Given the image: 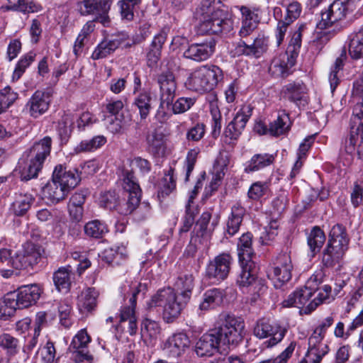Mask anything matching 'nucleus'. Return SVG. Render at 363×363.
<instances>
[{
    "label": "nucleus",
    "mask_w": 363,
    "mask_h": 363,
    "mask_svg": "<svg viewBox=\"0 0 363 363\" xmlns=\"http://www.w3.org/2000/svg\"><path fill=\"white\" fill-rule=\"evenodd\" d=\"M252 110L250 105H244L225 128V137L230 140H238L252 116Z\"/></svg>",
    "instance_id": "f3484780"
},
{
    "label": "nucleus",
    "mask_w": 363,
    "mask_h": 363,
    "mask_svg": "<svg viewBox=\"0 0 363 363\" xmlns=\"http://www.w3.org/2000/svg\"><path fill=\"white\" fill-rule=\"evenodd\" d=\"M166 39L167 34L164 32H161L154 37L147 53V65L149 67L152 68L157 65Z\"/></svg>",
    "instance_id": "2f4dec72"
},
{
    "label": "nucleus",
    "mask_w": 363,
    "mask_h": 363,
    "mask_svg": "<svg viewBox=\"0 0 363 363\" xmlns=\"http://www.w3.org/2000/svg\"><path fill=\"white\" fill-rule=\"evenodd\" d=\"M106 143V138L103 135H96L89 140H82L76 146L77 152H87L95 150Z\"/></svg>",
    "instance_id": "13d9d810"
},
{
    "label": "nucleus",
    "mask_w": 363,
    "mask_h": 363,
    "mask_svg": "<svg viewBox=\"0 0 363 363\" xmlns=\"http://www.w3.org/2000/svg\"><path fill=\"white\" fill-rule=\"evenodd\" d=\"M223 79V70L219 67L201 65L190 73L184 84L190 91L203 94L213 90Z\"/></svg>",
    "instance_id": "20e7f679"
},
{
    "label": "nucleus",
    "mask_w": 363,
    "mask_h": 363,
    "mask_svg": "<svg viewBox=\"0 0 363 363\" xmlns=\"http://www.w3.org/2000/svg\"><path fill=\"white\" fill-rule=\"evenodd\" d=\"M224 296L223 291L220 289L214 288L206 291L199 306L201 311L199 315L220 306L223 303Z\"/></svg>",
    "instance_id": "bb28decb"
},
{
    "label": "nucleus",
    "mask_w": 363,
    "mask_h": 363,
    "mask_svg": "<svg viewBox=\"0 0 363 363\" xmlns=\"http://www.w3.org/2000/svg\"><path fill=\"white\" fill-rule=\"evenodd\" d=\"M293 265L288 254L279 255L275 259L274 266L268 271L267 276L276 288H280L291 278Z\"/></svg>",
    "instance_id": "ddd939ff"
},
{
    "label": "nucleus",
    "mask_w": 363,
    "mask_h": 363,
    "mask_svg": "<svg viewBox=\"0 0 363 363\" xmlns=\"http://www.w3.org/2000/svg\"><path fill=\"white\" fill-rule=\"evenodd\" d=\"M176 189V177L174 176V169L169 167V169L164 173L162 180L160 194L162 196L169 195Z\"/></svg>",
    "instance_id": "bf43d9fd"
},
{
    "label": "nucleus",
    "mask_w": 363,
    "mask_h": 363,
    "mask_svg": "<svg viewBox=\"0 0 363 363\" xmlns=\"http://www.w3.org/2000/svg\"><path fill=\"white\" fill-rule=\"evenodd\" d=\"M319 290L317 296L304 308L303 313L310 314L314 311L320 305L329 303L333 299L331 295L332 288L329 285H324Z\"/></svg>",
    "instance_id": "58836bf2"
},
{
    "label": "nucleus",
    "mask_w": 363,
    "mask_h": 363,
    "mask_svg": "<svg viewBox=\"0 0 363 363\" xmlns=\"http://www.w3.org/2000/svg\"><path fill=\"white\" fill-rule=\"evenodd\" d=\"M344 63L342 56L337 57L333 67H331L329 74V82L330 86L331 92L333 93L340 83V79L337 76L338 72L343 67Z\"/></svg>",
    "instance_id": "69168bd1"
},
{
    "label": "nucleus",
    "mask_w": 363,
    "mask_h": 363,
    "mask_svg": "<svg viewBox=\"0 0 363 363\" xmlns=\"http://www.w3.org/2000/svg\"><path fill=\"white\" fill-rule=\"evenodd\" d=\"M268 186L267 183L256 182L249 188L247 196L251 200L257 201L262 198L267 191Z\"/></svg>",
    "instance_id": "774afa93"
},
{
    "label": "nucleus",
    "mask_w": 363,
    "mask_h": 363,
    "mask_svg": "<svg viewBox=\"0 0 363 363\" xmlns=\"http://www.w3.org/2000/svg\"><path fill=\"white\" fill-rule=\"evenodd\" d=\"M269 38L264 34L259 33L253 38L251 43H247L243 40L233 45L230 50V55L233 57L246 56L251 58H259L268 50Z\"/></svg>",
    "instance_id": "9d476101"
},
{
    "label": "nucleus",
    "mask_w": 363,
    "mask_h": 363,
    "mask_svg": "<svg viewBox=\"0 0 363 363\" xmlns=\"http://www.w3.org/2000/svg\"><path fill=\"white\" fill-rule=\"evenodd\" d=\"M219 220L220 216L218 214L213 216L211 211H204L196 223L199 227L197 235L200 234L201 237L209 238L218 225Z\"/></svg>",
    "instance_id": "cd10ccee"
},
{
    "label": "nucleus",
    "mask_w": 363,
    "mask_h": 363,
    "mask_svg": "<svg viewBox=\"0 0 363 363\" xmlns=\"http://www.w3.org/2000/svg\"><path fill=\"white\" fill-rule=\"evenodd\" d=\"M112 0H83L77 3V8L82 16L97 15L108 13Z\"/></svg>",
    "instance_id": "393cba45"
},
{
    "label": "nucleus",
    "mask_w": 363,
    "mask_h": 363,
    "mask_svg": "<svg viewBox=\"0 0 363 363\" xmlns=\"http://www.w3.org/2000/svg\"><path fill=\"white\" fill-rule=\"evenodd\" d=\"M221 345L214 330L204 333L196 342L195 352L199 357H211L218 352Z\"/></svg>",
    "instance_id": "4be33fe9"
},
{
    "label": "nucleus",
    "mask_w": 363,
    "mask_h": 363,
    "mask_svg": "<svg viewBox=\"0 0 363 363\" xmlns=\"http://www.w3.org/2000/svg\"><path fill=\"white\" fill-rule=\"evenodd\" d=\"M52 93L48 90H37L27 102V108L31 117L37 118L44 114L51 103Z\"/></svg>",
    "instance_id": "6ab92c4d"
},
{
    "label": "nucleus",
    "mask_w": 363,
    "mask_h": 363,
    "mask_svg": "<svg viewBox=\"0 0 363 363\" xmlns=\"http://www.w3.org/2000/svg\"><path fill=\"white\" fill-rule=\"evenodd\" d=\"M240 11L242 26L239 30V36L245 38L253 34L259 23V17L257 13L245 6H242Z\"/></svg>",
    "instance_id": "a878e982"
},
{
    "label": "nucleus",
    "mask_w": 363,
    "mask_h": 363,
    "mask_svg": "<svg viewBox=\"0 0 363 363\" xmlns=\"http://www.w3.org/2000/svg\"><path fill=\"white\" fill-rule=\"evenodd\" d=\"M99 292L94 288H87L78 296L77 307L82 313H91L97 306Z\"/></svg>",
    "instance_id": "7c9ffc66"
},
{
    "label": "nucleus",
    "mask_w": 363,
    "mask_h": 363,
    "mask_svg": "<svg viewBox=\"0 0 363 363\" xmlns=\"http://www.w3.org/2000/svg\"><path fill=\"white\" fill-rule=\"evenodd\" d=\"M152 96L149 91L140 92L134 99L133 104L138 108L140 118L145 119L151 109Z\"/></svg>",
    "instance_id": "864d4df0"
},
{
    "label": "nucleus",
    "mask_w": 363,
    "mask_h": 363,
    "mask_svg": "<svg viewBox=\"0 0 363 363\" xmlns=\"http://www.w3.org/2000/svg\"><path fill=\"white\" fill-rule=\"evenodd\" d=\"M52 147V138L45 136L33 145L23 155L18 162L20 177L22 181L36 178L42 170L43 164L50 156Z\"/></svg>",
    "instance_id": "f03ea898"
},
{
    "label": "nucleus",
    "mask_w": 363,
    "mask_h": 363,
    "mask_svg": "<svg viewBox=\"0 0 363 363\" xmlns=\"http://www.w3.org/2000/svg\"><path fill=\"white\" fill-rule=\"evenodd\" d=\"M106 143V138L103 135H96L89 140H82L76 146L77 152H87L95 150Z\"/></svg>",
    "instance_id": "4d7b16f0"
},
{
    "label": "nucleus",
    "mask_w": 363,
    "mask_h": 363,
    "mask_svg": "<svg viewBox=\"0 0 363 363\" xmlns=\"http://www.w3.org/2000/svg\"><path fill=\"white\" fill-rule=\"evenodd\" d=\"M245 214V208L240 203H237L232 206L226 223L225 235L232 237L239 231Z\"/></svg>",
    "instance_id": "c85d7f7f"
},
{
    "label": "nucleus",
    "mask_w": 363,
    "mask_h": 363,
    "mask_svg": "<svg viewBox=\"0 0 363 363\" xmlns=\"http://www.w3.org/2000/svg\"><path fill=\"white\" fill-rule=\"evenodd\" d=\"M221 345L228 347H237L245 336V323L239 318L225 315L222 323L213 329Z\"/></svg>",
    "instance_id": "0eeeda50"
},
{
    "label": "nucleus",
    "mask_w": 363,
    "mask_h": 363,
    "mask_svg": "<svg viewBox=\"0 0 363 363\" xmlns=\"http://www.w3.org/2000/svg\"><path fill=\"white\" fill-rule=\"evenodd\" d=\"M313 294V293L310 289L304 286V288L297 289L290 294L287 298L282 302V305L284 307L301 308V311L303 313V309L310 303L308 301Z\"/></svg>",
    "instance_id": "c756f323"
},
{
    "label": "nucleus",
    "mask_w": 363,
    "mask_h": 363,
    "mask_svg": "<svg viewBox=\"0 0 363 363\" xmlns=\"http://www.w3.org/2000/svg\"><path fill=\"white\" fill-rule=\"evenodd\" d=\"M1 9L4 11H19L23 13H34L41 11L42 7L40 5L33 2L28 1L26 0H18L17 4H9L2 6Z\"/></svg>",
    "instance_id": "09e8293b"
},
{
    "label": "nucleus",
    "mask_w": 363,
    "mask_h": 363,
    "mask_svg": "<svg viewBox=\"0 0 363 363\" xmlns=\"http://www.w3.org/2000/svg\"><path fill=\"white\" fill-rule=\"evenodd\" d=\"M252 235L250 233L242 234L238 242V256L240 260L249 261L251 259L254 251L252 247Z\"/></svg>",
    "instance_id": "c03bdc74"
},
{
    "label": "nucleus",
    "mask_w": 363,
    "mask_h": 363,
    "mask_svg": "<svg viewBox=\"0 0 363 363\" xmlns=\"http://www.w3.org/2000/svg\"><path fill=\"white\" fill-rule=\"evenodd\" d=\"M42 293L40 286L37 284L21 286L17 292H12L18 308H26L34 305L40 298Z\"/></svg>",
    "instance_id": "aec40b11"
},
{
    "label": "nucleus",
    "mask_w": 363,
    "mask_h": 363,
    "mask_svg": "<svg viewBox=\"0 0 363 363\" xmlns=\"http://www.w3.org/2000/svg\"><path fill=\"white\" fill-rule=\"evenodd\" d=\"M52 177L69 191L75 188L81 181V177L77 169H67L62 164L55 167Z\"/></svg>",
    "instance_id": "b1692460"
},
{
    "label": "nucleus",
    "mask_w": 363,
    "mask_h": 363,
    "mask_svg": "<svg viewBox=\"0 0 363 363\" xmlns=\"http://www.w3.org/2000/svg\"><path fill=\"white\" fill-rule=\"evenodd\" d=\"M201 13L198 33L204 34H218L231 30L233 23L227 11L221 9L220 2L216 0H203L199 8Z\"/></svg>",
    "instance_id": "f257e3e1"
},
{
    "label": "nucleus",
    "mask_w": 363,
    "mask_h": 363,
    "mask_svg": "<svg viewBox=\"0 0 363 363\" xmlns=\"http://www.w3.org/2000/svg\"><path fill=\"white\" fill-rule=\"evenodd\" d=\"M349 55L354 60L363 57V27L350 36Z\"/></svg>",
    "instance_id": "37998d69"
},
{
    "label": "nucleus",
    "mask_w": 363,
    "mask_h": 363,
    "mask_svg": "<svg viewBox=\"0 0 363 363\" xmlns=\"http://www.w3.org/2000/svg\"><path fill=\"white\" fill-rule=\"evenodd\" d=\"M70 267H60L53 274V281L57 290L62 293H67L71 286Z\"/></svg>",
    "instance_id": "ea45409f"
},
{
    "label": "nucleus",
    "mask_w": 363,
    "mask_h": 363,
    "mask_svg": "<svg viewBox=\"0 0 363 363\" xmlns=\"http://www.w3.org/2000/svg\"><path fill=\"white\" fill-rule=\"evenodd\" d=\"M118 199L119 196L115 191H108L101 194L99 204L104 208L116 210Z\"/></svg>",
    "instance_id": "0e129e2a"
},
{
    "label": "nucleus",
    "mask_w": 363,
    "mask_h": 363,
    "mask_svg": "<svg viewBox=\"0 0 363 363\" xmlns=\"http://www.w3.org/2000/svg\"><path fill=\"white\" fill-rule=\"evenodd\" d=\"M325 241V235L324 232L318 226L313 227L307 238L308 245L313 256L320 252Z\"/></svg>",
    "instance_id": "49530a36"
},
{
    "label": "nucleus",
    "mask_w": 363,
    "mask_h": 363,
    "mask_svg": "<svg viewBox=\"0 0 363 363\" xmlns=\"http://www.w3.org/2000/svg\"><path fill=\"white\" fill-rule=\"evenodd\" d=\"M286 330L277 323H272L265 319L259 320L255 328L253 333L259 338L264 339L269 337L264 344L267 347H273L281 342L285 335Z\"/></svg>",
    "instance_id": "4468645a"
},
{
    "label": "nucleus",
    "mask_w": 363,
    "mask_h": 363,
    "mask_svg": "<svg viewBox=\"0 0 363 363\" xmlns=\"http://www.w3.org/2000/svg\"><path fill=\"white\" fill-rule=\"evenodd\" d=\"M296 58V56L288 53V51L286 50L285 52L273 59L270 69H274L279 74H284L295 65Z\"/></svg>",
    "instance_id": "a19ab883"
},
{
    "label": "nucleus",
    "mask_w": 363,
    "mask_h": 363,
    "mask_svg": "<svg viewBox=\"0 0 363 363\" xmlns=\"http://www.w3.org/2000/svg\"><path fill=\"white\" fill-rule=\"evenodd\" d=\"M147 150L155 157H164L167 151V135L161 128H155L146 135Z\"/></svg>",
    "instance_id": "5701e85b"
},
{
    "label": "nucleus",
    "mask_w": 363,
    "mask_h": 363,
    "mask_svg": "<svg viewBox=\"0 0 363 363\" xmlns=\"http://www.w3.org/2000/svg\"><path fill=\"white\" fill-rule=\"evenodd\" d=\"M127 257V249L125 246H114L106 249L104 252V259L111 264H120Z\"/></svg>",
    "instance_id": "603ef678"
},
{
    "label": "nucleus",
    "mask_w": 363,
    "mask_h": 363,
    "mask_svg": "<svg viewBox=\"0 0 363 363\" xmlns=\"http://www.w3.org/2000/svg\"><path fill=\"white\" fill-rule=\"evenodd\" d=\"M305 90V86L301 82H291L283 88L284 95L294 103H298L303 99Z\"/></svg>",
    "instance_id": "8fccbe9b"
},
{
    "label": "nucleus",
    "mask_w": 363,
    "mask_h": 363,
    "mask_svg": "<svg viewBox=\"0 0 363 363\" xmlns=\"http://www.w3.org/2000/svg\"><path fill=\"white\" fill-rule=\"evenodd\" d=\"M255 275L250 271V266L246 264L242 267L241 272L238 276L237 284L241 288H250L255 279Z\"/></svg>",
    "instance_id": "338daca9"
},
{
    "label": "nucleus",
    "mask_w": 363,
    "mask_h": 363,
    "mask_svg": "<svg viewBox=\"0 0 363 363\" xmlns=\"http://www.w3.org/2000/svg\"><path fill=\"white\" fill-rule=\"evenodd\" d=\"M328 244L336 245V247L347 250L349 244V238L347 236L345 228L341 224H335L330 230L329 234V240Z\"/></svg>",
    "instance_id": "4c0bfd02"
},
{
    "label": "nucleus",
    "mask_w": 363,
    "mask_h": 363,
    "mask_svg": "<svg viewBox=\"0 0 363 363\" xmlns=\"http://www.w3.org/2000/svg\"><path fill=\"white\" fill-rule=\"evenodd\" d=\"M14 295L7 294L3 299L0 300V318L8 320L13 316L18 306L15 301Z\"/></svg>",
    "instance_id": "3c124183"
},
{
    "label": "nucleus",
    "mask_w": 363,
    "mask_h": 363,
    "mask_svg": "<svg viewBox=\"0 0 363 363\" xmlns=\"http://www.w3.org/2000/svg\"><path fill=\"white\" fill-rule=\"evenodd\" d=\"M60 323L65 328H69L74 323L72 306L67 301H62L58 305Z\"/></svg>",
    "instance_id": "6e6d98bb"
},
{
    "label": "nucleus",
    "mask_w": 363,
    "mask_h": 363,
    "mask_svg": "<svg viewBox=\"0 0 363 363\" xmlns=\"http://www.w3.org/2000/svg\"><path fill=\"white\" fill-rule=\"evenodd\" d=\"M0 346L6 350L7 354L11 356L17 354L19 350L18 339L8 333L0 335Z\"/></svg>",
    "instance_id": "680f3d73"
},
{
    "label": "nucleus",
    "mask_w": 363,
    "mask_h": 363,
    "mask_svg": "<svg viewBox=\"0 0 363 363\" xmlns=\"http://www.w3.org/2000/svg\"><path fill=\"white\" fill-rule=\"evenodd\" d=\"M160 333V327L157 322L145 319L141 327V335L145 339L149 338L150 341L155 340Z\"/></svg>",
    "instance_id": "052dcab7"
},
{
    "label": "nucleus",
    "mask_w": 363,
    "mask_h": 363,
    "mask_svg": "<svg viewBox=\"0 0 363 363\" xmlns=\"http://www.w3.org/2000/svg\"><path fill=\"white\" fill-rule=\"evenodd\" d=\"M123 188L127 199L123 202L118 199L116 211L121 215L126 216L132 213L137 208L141 198V189L132 172L125 171Z\"/></svg>",
    "instance_id": "6e6552de"
},
{
    "label": "nucleus",
    "mask_w": 363,
    "mask_h": 363,
    "mask_svg": "<svg viewBox=\"0 0 363 363\" xmlns=\"http://www.w3.org/2000/svg\"><path fill=\"white\" fill-rule=\"evenodd\" d=\"M45 254L43 247L33 242H26L21 251L16 252L9 259L10 266L16 270L33 269L43 259Z\"/></svg>",
    "instance_id": "1a4fd4ad"
},
{
    "label": "nucleus",
    "mask_w": 363,
    "mask_h": 363,
    "mask_svg": "<svg viewBox=\"0 0 363 363\" xmlns=\"http://www.w3.org/2000/svg\"><path fill=\"white\" fill-rule=\"evenodd\" d=\"M330 347L325 338L310 335L308 340V350L301 363H320L328 354Z\"/></svg>",
    "instance_id": "a211bd4d"
},
{
    "label": "nucleus",
    "mask_w": 363,
    "mask_h": 363,
    "mask_svg": "<svg viewBox=\"0 0 363 363\" xmlns=\"http://www.w3.org/2000/svg\"><path fill=\"white\" fill-rule=\"evenodd\" d=\"M189 345L190 340L186 333H176L163 342L162 349L167 357L177 359L184 354Z\"/></svg>",
    "instance_id": "dca6fc26"
},
{
    "label": "nucleus",
    "mask_w": 363,
    "mask_h": 363,
    "mask_svg": "<svg viewBox=\"0 0 363 363\" xmlns=\"http://www.w3.org/2000/svg\"><path fill=\"white\" fill-rule=\"evenodd\" d=\"M274 159V155L272 154H255L246 162L245 172L251 173L259 171L273 164Z\"/></svg>",
    "instance_id": "f704fd0d"
},
{
    "label": "nucleus",
    "mask_w": 363,
    "mask_h": 363,
    "mask_svg": "<svg viewBox=\"0 0 363 363\" xmlns=\"http://www.w3.org/2000/svg\"><path fill=\"white\" fill-rule=\"evenodd\" d=\"M216 45L213 38L201 43H193L184 52V57L196 62L205 61L214 53Z\"/></svg>",
    "instance_id": "412c9836"
},
{
    "label": "nucleus",
    "mask_w": 363,
    "mask_h": 363,
    "mask_svg": "<svg viewBox=\"0 0 363 363\" xmlns=\"http://www.w3.org/2000/svg\"><path fill=\"white\" fill-rule=\"evenodd\" d=\"M232 262L233 257L228 253L217 255L207 264L205 279L213 284L223 281L229 274Z\"/></svg>",
    "instance_id": "9b49d317"
},
{
    "label": "nucleus",
    "mask_w": 363,
    "mask_h": 363,
    "mask_svg": "<svg viewBox=\"0 0 363 363\" xmlns=\"http://www.w3.org/2000/svg\"><path fill=\"white\" fill-rule=\"evenodd\" d=\"M140 286L141 285L138 284L137 286L133 288L132 296L128 301V305H125L122 307L120 313L121 323L136 318L135 308L136 305L137 296L140 292V289H139Z\"/></svg>",
    "instance_id": "de8ad7c7"
},
{
    "label": "nucleus",
    "mask_w": 363,
    "mask_h": 363,
    "mask_svg": "<svg viewBox=\"0 0 363 363\" xmlns=\"http://www.w3.org/2000/svg\"><path fill=\"white\" fill-rule=\"evenodd\" d=\"M43 194L52 203H58L63 200L69 193L60 182L52 177V180L43 187Z\"/></svg>",
    "instance_id": "473e14b6"
},
{
    "label": "nucleus",
    "mask_w": 363,
    "mask_h": 363,
    "mask_svg": "<svg viewBox=\"0 0 363 363\" xmlns=\"http://www.w3.org/2000/svg\"><path fill=\"white\" fill-rule=\"evenodd\" d=\"M355 9V5L341 0H335L325 11H322L317 28L321 30L330 27L334 23L345 18Z\"/></svg>",
    "instance_id": "f8f14e48"
},
{
    "label": "nucleus",
    "mask_w": 363,
    "mask_h": 363,
    "mask_svg": "<svg viewBox=\"0 0 363 363\" xmlns=\"http://www.w3.org/2000/svg\"><path fill=\"white\" fill-rule=\"evenodd\" d=\"M289 116L284 111L278 114L277 118L269 123V133L273 136H279L286 133L290 128Z\"/></svg>",
    "instance_id": "79ce46f5"
},
{
    "label": "nucleus",
    "mask_w": 363,
    "mask_h": 363,
    "mask_svg": "<svg viewBox=\"0 0 363 363\" xmlns=\"http://www.w3.org/2000/svg\"><path fill=\"white\" fill-rule=\"evenodd\" d=\"M194 287V277L189 273L179 274L174 283V288L185 301H189Z\"/></svg>",
    "instance_id": "e433bc0d"
},
{
    "label": "nucleus",
    "mask_w": 363,
    "mask_h": 363,
    "mask_svg": "<svg viewBox=\"0 0 363 363\" xmlns=\"http://www.w3.org/2000/svg\"><path fill=\"white\" fill-rule=\"evenodd\" d=\"M35 201L30 194H15L14 200L11 203V210L17 216L25 215Z\"/></svg>",
    "instance_id": "c9c22d12"
},
{
    "label": "nucleus",
    "mask_w": 363,
    "mask_h": 363,
    "mask_svg": "<svg viewBox=\"0 0 363 363\" xmlns=\"http://www.w3.org/2000/svg\"><path fill=\"white\" fill-rule=\"evenodd\" d=\"M345 252L346 250L328 244L323 254V264L326 267H333L342 257Z\"/></svg>",
    "instance_id": "a18cd8bd"
},
{
    "label": "nucleus",
    "mask_w": 363,
    "mask_h": 363,
    "mask_svg": "<svg viewBox=\"0 0 363 363\" xmlns=\"http://www.w3.org/2000/svg\"><path fill=\"white\" fill-rule=\"evenodd\" d=\"M91 342V337L86 329H82L73 337L69 349L72 350V358L76 362L84 361L91 362L93 360L92 355L87 350Z\"/></svg>",
    "instance_id": "2eb2a0df"
},
{
    "label": "nucleus",
    "mask_w": 363,
    "mask_h": 363,
    "mask_svg": "<svg viewBox=\"0 0 363 363\" xmlns=\"http://www.w3.org/2000/svg\"><path fill=\"white\" fill-rule=\"evenodd\" d=\"M189 301L181 300L172 288L160 289L147 303L149 308L162 307V315L167 323H172L179 317Z\"/></svg>",
    "instance_id": "39448f33"
},
{
    "label": "nucleus",
    "mask_w": 363,
    "mask_h": 363,
    "mask_svg": "<svg viewBox=\"0 0 363 363\" xmlns=\"http://www.w3.org/2000/svg\"><path fill=\"white\" fill-rule=\"evenodd\" d=\"M123 43V39L118 38L105 39L94 49L91 55V58L94 60L105 58L112 54Z\"/></svg>",
    "instance_id": "72a5a7b5"
},
{
    "label": "nucleus",
    "mask_w": 363,
    "mask_h": 363,
    "mask_svg": "<svg viewBox=\"0 0 363 363\" xmlns=\"http://www.w3.org/2000/svg\"><path fill=\"white\" fill-rule=\"evenodd\" d=\"M350 120L351 127L342 140V147L348 154L357 150L359 155L363 156V98L362 102L354 105Z\"/></svg>",
    "instance_id": "423d86ee"
},
{
    "label": "nucleus",
    "mask_w": 363,
    "mask_h": 363,
    "mask_svg": "<svg viewBox=\"0 0 363 363\" xmlns=\"http://www.w3.org/2000/svg\"><path fill=\"white\" fill-rule=\"evenodd\" d=\"M84 230L87 236L93 238H101L108 232L106 224L99 220L88 222Z\"/></svg>",
    "instance_id": "5fc2aeb1"
},
{
    "label": "nucleus",
    "mask_w": 363,
    "mask_h": 363,
    "mask_svg": "<svg viewBox=\"0 0 363 363\" xmlns=\"http://www.w3.org/2000/svg\"><path fill=\"white\" fill-rule=\"evenodd\" d=\"M157 82L160 87V106L168 107L172 104V112L181 114L189 111L195 104L194 97H179L174 103L176 95L177 83L172 72L167 70L158 74Z\"/></svg>",
    "instance_id": "7ed1b4c3"
},
{
    "label": "nucleus",
    "mask_w": 363,
    "mask_h": 363,
    "mask_svg": "<svg viewBox=\"0 0 363 363\" xmlns=\"http://www.w3.org/2000/svg\"><path fill=\"white\" fill-rule=\"evenodd\" d=\"M35 56L34 53L29 52L19 60L13 71L12 81L15 82L21 78L26 68L34 61Z\"/></svg>",
    "instance_id": "e2e57ef3"
}]
</instances>
